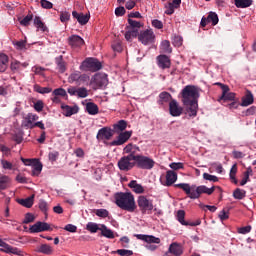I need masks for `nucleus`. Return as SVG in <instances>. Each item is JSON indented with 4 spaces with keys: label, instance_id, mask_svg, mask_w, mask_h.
Segmentation results:
<instances>
[{
    "label": "nucleus",
    "instance_id": "nucleus-1",
    "mask_svg": "<svg viewBox=\"0 0 256 256\" xmlns=\"http://www.w3.org/2000/svg\"><path fill=\"white\" fill-rule=\"evenodd\" d=\"M182 103L186 107L189 117H197V109L199 107V88L193 85H187L181 91Z\"/></svg>",
    "mask_w": 256,
    "mask_h": 256
},
{
    "label": "nucleus",
    "instance_id": "nucleus-2",
    "mask_svg": "<svg viewBox=\"0 0 256 256\" xmlns=\"http://www.w3.org/2000/svg\"><path fill=\"white\" fill-rule=\"evenodd\" d=\"M175 187H179V189H182L184 193L189 197V199H199L201 195H213L215 192V187L212 186L211 188H208L205 185H189L188 183H180L176 184Z\"/></svg>",
    "mask_w": 256,
    "mask_h": 256
},
{
    "label": "nucleus",
    "instance_id": "nucleus-3",
    "mask_svg": "<svg viewBox=\"0 0 256 256\" xmlns=\"http://www.w3.org/2000/svg\"><path fill=\"white\" fill-rule=\"evenodd\" d=\"M114 199L117 207L123 211L133 213L137 209L135 204V196L131 192H117L114 194Z\"/></svg>",
    "mask_w": 256,
    "mask_h": 256
},
{
    "label": "nucleus",
    "instance_id": "nucleus-4",
    "mask_svg": "<svg viewBox=\"0 0 256 256\" xmlns=\"http://www.w3.org/2000/svg\"><path fill=\"white\" fill-rule=\"evenodd\" d=\"M101 62L95 58H88L82 62L80 65V71H91L95 73L96 71H101Z\"/></svg>",
    "mask_w": 256,
    "mask_h": 256
},
{
    "label": "nucleus",
    "instance_id": "nucleus-5",
    "mask_svg": "<svg viewBox=\"0 0 256 256\" xmlns=\"http://www.w3.org/2000/svg\"><path fill=\"white\" fill-rule=\"evenodd\" d=\"M135 163L138 169H146L149 171L155 167V160L149 156L135 155Z\"/></svg>",
    "mask_w": 256,
    "mask_h": 256
},
{
    "label": "nucleus",
    "instance_id": "nucleus-6",
    "mask_svg": "<svg viewBox=\"0 0 256 256\" xmlns=\"http://www.w3.org/2000/svg\"><path fill=\"white\" fill-rule=\"evenodd\" d=\"M135 165V155L133 154L124 156L118 161V169L120 171H131Z\"/></svg>",
    "mask_w": 256,
    "mask_h": 256
},
{
    "label": "nucleus",
    "instance_id": "nucleus-7",
    "mask_svg": "<svg viewBox=\"0 0 256 256\" xmlns=\"http://www.w3.org/2000/svg\"><path fill=\"white\" fill-rule=\"evenodd\" d=\"M137 203L141 213L145 214L149 213V211H153V201L149 200L147 197L139 196Z\"/></svg>",
    "mask_w": 256,
    "mask_h": 256
},
{
    "label": "nucleus",
    "instance_id": "nucleus-8",
    "mask_svg": "<svg viewBox=\"0 0 256 256\" xmlns=\"http://www.w3.org/2000/svg\"><path fill=\"white\" fill-rule=\"evenodd\" d=\"M138 40L141 41L142 45H151L155 41V33L151 29L141 31Z\"/></svg>",
    "mask_w": 256,
    "mask_h": 256
},
{
    "label": "nucleus",
    "instance_id": "nucleus-9",
    "mask_svg": "<svg viewBox=\"0 0 256 256\" xmlns=\"http://www.w3.org/2000/svg\"><path fill=\"white\" fill-rule=\"evenodd\" d=\"M69 95L72 97H78L79 99H85L86 97H89V90L85 87H75L71 86L67 89Z\"/></svg>",
    "mask_w": 256,
    "mask_h": 256
},
{
    "label": "nucleus",
    "instance_id": "nucleus-10",
    "mask_svg": "<svg viewBox=\"0 0 256 256\" xmlns=\"http://www.w3.org/2000/svg\"><path fill=\"white\" fill-rule=\"evenodd\" d=\"M107 76L103 74H96L91 78L90 85H94V89H99L101 87H107Z\"/></svg>",
    "mask_w": 256,
    "mask_h": 256
},
{
    "label": "nucleus",
    "instance_id": "nucleus-11",
    "mask_svg": "<svg viewBox=\"0 0 256 256\" xmlns=\"http://www.w3.org/2000/svg\"><path fill=\"white\" fill-rule=\"evenodd\" d=\"M39 120V116L37 114L28 113L22 120V127H26V129H34L35 121Z\"/></svg>",
    "mask_w": 256,
    "mask_h": 256
},
{
    "label": "nucleus",
    "instance_id": "nucleus-12",
    "mask_svg": "<svg viewBox=\"0 0 256 256\" xmlns=\"http://www.w3.org/2000/svg\"><path fill=\"white\" fill-rule=\"evenodd\" d=\"M129 139H131V132L129 131H125L122 132L118 135L116 140H113L110 145L112 147H117L119 145H124V143H127V141H129Z\"/></svg>",
    "mask_w": 256,
    "mask_h": 256
},
{
    "label": "nucleus",
    "instance_id": "nucleus-13",
    "mask_svg": "<svg viewBox=\"0 0 256 256\" xmlns=\"http://www.w3.org/2000/svg\"><path fill=\"white\" fill-rule=\"evenodd\" d=\"M51 226L46 222H36L32 226H30V233H43V231H49Z\"/></svg>",
    "mask_w": 256,
    "mask_h": 256
},
{
    "label": "nucleus",
    "instance_id": "nucleus-14",
    "mask_svg": "<svg viewBox=\"0 0 256 256\" xmlns=\"http://www.w3.org/2000/svg\"><path fill=\"white\" fill-rule=\"evenodd\" d=\"M111 137H113V130H111V128L104 127L98 131L96 139L98 141H109Z\"/></svg>",
    "mask_w": 256,
    "mask_h": 256
},
{
    "label": "nucleus",
    "instance_id": "nucleus-15",
    "mask_svg": "<svg viewBox=\"0 0 256 256\" xmlns=\"http://www.w3.org/2000/svg\"><path fill=\"white\" fill-rule=\"evenodd\" d=\"M135 237L140 241H145V243H148V245H151V243L159 245V243H161V238L155 237L153 235L135 234Z\"/></svg>",
    "mask_w": 256,
    "mask_h": 256
},
{
    "label": "nucleus",
    "instance_id": "nucleus-16",
    "mask_svg": "<svg viewBox=\"0 0 256 256\" xmlns=\"http://www.w3.org/2000/svg\"><path fill=\"white\" fill-rule=\"evenodd\" d=\"M156 61L160 69H169L171 67V58L165 54L157 56Z\"/></svg>",
    "mask_w": 256,
    "mask_h": 256
},
{
    "label": "nucleus",
    "instance_id": "nucleus-17",
    "mask_svg": "<svg viewBox=\"0 0 256 256\" xmlns=\"http://www.w3.org/2000/svg\"><path fill=\"white\" fill-rule=\"evenodd\" d=\"M62 113L65 117H71L79 113V106H69L67 104L61 105Z\"/></svg>",
    "mask_w": 256,
    "mask_h": 256
},
{
    "label": "nucleus",
    "instance_id": "nucleus-18",
    "mask_svg": "<svg viewBox=\"0 0 256 256\" xmlns=\"http://www.w3.org/2000/svg\"><path fill=\"white\" fill-rule=\"evenodd\" d=\"M169 111L172 117H179L183 113V108L179 106L177 100H171L169 103Z\"/></svg>",
    "mask_w": 256,
    "mask_h": 256
},
{
    "label": "nucleus",
    "instance_id": "nucleus-19",
    "mask_svg": "<svg viewBox=\"0 0 256 256\" xmlns=\"http://www.w3.org/2000/svg\"><path fill=\"white\" fill-rule=\"evenodd\" d=\"M68 43L70 47L77 49V47H83L85 45V40L79 35H72L68 38Z\"/></svg>",
    "mask_w": 256,
    "mask_h": 256
},
{
    "label": "nucleus",
    "instance_id": "nucleus-20",
    "mask_svg": "<svg viewBox=\"0 0 256 256\" xmlns=\"http://www.w3.org/2000/svg\"><path fill=\"white\" fill-rule=\"evenodd\" d=\"M1 251L4 253H12V255H22L23 252L17 248H13L11 245L5 243V241L2 240V243L0 244Z\"/></svg>",
    "mask_w": 256,
    "mask_h": 256
},
{
    "label": "nucleus",
    "instance_id": "nucleus-21",
    "mask_svg": "<svg viewBox=\"0 0 256 256\" xmlns=\"http://www.w3.org/2000/svg\"><path fill=\"white\" fill-rule=\"evenodd\" d=\"M72 16L78 21L80 25H87V23H89V14H83L78 13L77 11H73Z\"/></svg>",
    "mask_w": 256,
    "mask_h": 256
},
{
    "label": "nucleus",
    "instance_id": "nucleus-22",
    "mask_svg": "<svg viewBox=\"0 0 256 256\" xmlns=\"http://www.w3.org/2000/svg\"><path fill=\"white\" fill-rule=\"evenodd\" d=\"M168 251L172 255L181 256V255H183V246H181V244H179L177 242H174V243L170 244Z\"/></svg>",
    "mask_w": 256,
    "mask_h": 256
},
{
    "label": "nucleus",
    "instance_id": "nucleus-23",
    "mask_svg": "<svg viewBox=\"0 0 256 256\" xmlns=\"http://www.w3.org/2000/svg\"><path fill=\"white\" fill-rule=\"evenodd\" d=\"M254 101L253 93L247 90L245 96L242 97L241 107H249V105H253Z\"/></svg>",
    "mask_w": 256,
    "mask_h": 256
},
{
    "label": "nucleus",
    "instance_id": "nucleus-24",
    "mask_svg": "<svg viewBox=\"0 0 256 256\" xmlns=\"http://www.w3.org/2000/svg\"><path fill=\"white\" fill-rule=\"evenodd\" d=\"M128 187H130V189L138 195H141V193H145V188H143V185L137 183V180L130 181Z\"/></svg>",
    "mask_w": 256,
    "mask_h": 256
},
{
    "label": "nucleus",
    "instance_id": "nucleus-25",
    "mask_svg": "<svg viewBox=\"0 0 256 256\" xmlns=\"http://www.w3.org/2000/svg\"><path fill=\"white\" fill-rule=\"evenodd\" d=\"M9 67V56L6 54H0V73H5Z\"/></svg>",
    "mask_w": 256,
    "mask_h": 256
},
{
    "label": "nucleus",
    "instance_id": "nucleus-26",
    "mask_svg": "<svg viewBox=\"0 0 256 256\" xmlns=\"http://www.w3.org/2000/svg\"><path fill=\"white\" fill-rule=\"evenodd\" d=\"M34 201H35V194H32L30 197H28L26 199H19L18 203H19V205H22V207L31 209V207H33Z\"/></svg>",
    "mask_w": 256,
    "mask_h": 256
},
{
    "label": "nucleus",
    "instance_id": "nucleus-27",
    "mask_svg": "<svg viewBox=\"0 0 256 256\" xmlns=\"http://www.w3.org/2000/svg\"><path fill=\"white\" fill-rule=\"evenodd\" d=\"M100 231L101 235L106 237V239H115V233H113V230L107 228L105 224L100 225Z\"/></svg>",
    "mask_w": 256,
    "mask_h": 256
},
{
    "label": "nucleus",
    "instance_id": "nucleus-28",
    "mask_svg": "<svg viewBox=\"0 0 256 256\" xmlns=\"http://www.w3.org/2000/svg\"><path fill=\"white\" fill-rule=\"evenodd\" d=\"M175 181H177V173L169 170L166 173V187H171V185H173V183H175Z\"/></svg>",
    "mask_w": 256,
    "mask_h": 256
},
{
    "label": "nucleus",
    "instance_id": "nucleus-29",
    "mask_svg": "<svg viewBox=\"0 0 256 256\" xmlns=\"http://www.w3.org/2000/svg\"><path fill=\"white\" fill-rule=\"evenodd\" d=\"M113 129L115 133H123V131L127 129V121H118L116 124L113 125Z\"/></svg>",
    "mask_w": 256,
    "mask_h": 256
},
{
    "label": "nucleus",
    "instance_id": "nucleus-30",
    "mask_svg": "<svg viewBox=\"0 0 256 256\" xmlns=\"http://www.w3.org/2000/svg\"><path fill=\"white\" fill-rule=\"evenodd\" d=\"M11 179L7 175L0 174V191H5L9 187Z\"/></svg>",
    "mask_w": 256,
    "mask_h": 256
},
{
    "label": "nucleus",
    "instance_id": "nucleus-31",
    "mask_svg": "<svg viewBox=\"0 0 256 256\" xmlns=\"http://www.w3.org/2000/svg\"><path fill=\"white\" fill-rule=\"evenodd\" d=\"M86 111L89 115H97L99 113V106L93 102L86 104Z\"/></svg>",
    "mask_w": 256,
    "mask_h": 256
},
{
    "label": "nucleus",
    "instance_id": "nucleus-32",
    "mask_svg": "<svg viewBox=\"0 0 256 256\" xmlns=\"http://www.w3.org/2000/svg\"><path fill=\"white\" fill-rule=\"evenodd\" d=\"M37 253H43L44 255H51L53 248L49 244H42L36 249Z\"/></svg>",
    "mask_w": 256,
    "mask_h": 256
},
{
    "label": "nucleus",
    "instance_id": "nucleus-33",
    "mask_svg": "<svg viewBox=\"0 0 256 256\" xmlns=\"http://www.w3.org/2000/svg\"><path fill=\"white\" fill-rule=\"evenodd\" d=\"M235 5L238 9H247L253 5V0H235Z\"/></svg>",
    "mask_w": 256,
    "mask_h": 256
},
{
    "label": "nucleus",
    "instance_id": "nucleus-34",
    "mask_svg": "<svg viewBox=\"0 0 256 256\" xmlns=\"http://www.w3.org/2000/svg\"><path fill=\"white\" fill-rule=\"evenodd\" d=\"M161 53H172L173 49H171V43L169 40H163L160 45Z\"/></svg>",
    "mask_w": 256,
    "mask_h": 256
},
{
    "label": "nucleus",
    "instance_id": "nucleus-35",
    "mask_svg": "<svg viewBox=\"0 0 256 256\" xmlns=\"http://www.w3.org/2000/svg\"><path fill=\"white\" fill-rule=\"evenodd\" d=\"M31 167H32V175H39V173L43 171V164H41V162L39 161L34 160V163H32Z\"/></svg>",
    "mask_w": 256,
    "mask_h": 256
},
{
    "label": "nucleus",
    "instance_id": "nucleus-36",
    "mask_svg": "<svg viewBox=\"0 0 256 256\" xmlns=\"http://www.w3.org/2000/svg\"><path fill=\"white\" fill-rule=\"evenodd\" d=\"M56 65L60 73H65L66 71V66H65V61H63V56H59L55 59Z\"/></svg>",
    "mask_w": 256,
    "mask_h": 256
},
{
    "label": "nucleus",
    "instance_id": "nucleus-37",
    "mask_svg": "<svg viewBox=\"0 0 256 256\" xmlns=\"http://www.w3.org/2000/svg\"><path fill=\"white\" fill-rule=\"evenodd\" d=\"M86 229L90 233H97L98 231H101V227H99V224L95 222H88L86 225Z\"/></svg>",
    "mask_w": 256,
    "mask_h": 256
},
{
    "label": "nucleus",
    "instance_id": "nucleus-38",
    "mask_svg": "<svg viewBox=\"0 0 256 256\" xmlns=\"http://www.w3.org/2000/svg\"><path fill=\"white\" fill-rule=\"evenodd\" d=\"M79 71H75L71 73L68 77V83H75L76 85H79V77H80Z\"/></svg>",
    "mask_w": 256,
    "mask_h": 256
},
{
    "label": "nucleus",
    "instance_id": "nucleus-39",
    "mask_svg": "<svg viewBox=\"0 0 256 256\" xmlns=\"http://www.w3.org/2000/svg\"><path fill=\"white\" fill-rule=\"evenodd\" d=\"M137 151H139V147L132 145V144H128L124 148V153H128V155H135V153H137Z\"/></svg>",
    "mask_w": 256,
    "mask_h": 256
},
{
    "label": "nucleus",
    "instance_id": "nucleus-40",
    "mask_svg": "<svg viewBox=\"0 0 256 256\" xmlns=\"http://www.w3.org/2000/svg\"><path fill=\"white\" fill-rule=\"evenodd\" d=\"M34 91H36V93H40L41 95H45L47 93H51L52 89L49 87H41L39 85H34Z\"/></svg>",
    "mask_w": 256,
    "mask_h": 256
},
{
    "label": "nucleus",
    "instance_id": "nucleus-41",
    "mask_svg": "<svg viewBox=\"0 0 256 256\" xmlns=\"http://www.w3.org/2000/svg\"><path fill=\"white\" fill-rule=\"evenodd\" d=\"M89 81H91V77L89 75L80 73L78 85H89Z\"/></svg>",
    "mask_w": 256,
    "mask_h": 256
},
{
    "label": "nucleus",
    "instance_id": "nucleus-42",
    "mask_svg": "<svg viewBox=\"0 0 256 256\" xmlns=\"http://www.w3.org/2000/svg\"><path fill=\"white\" fill-rule=\"evenodd\" d=\"M160 103H169L171 101V94L169 92H162L159 94Z\"/></svg>",
    "mask_w": 256,
    "mask_h": 256
},
{
    "label": "nucleus",
    "instance_id": "nucleus-43",
    "mask_svg": "<svg viewBox=\"0 0 256 256\" xmlns=\"http://www.w3.org/2000/svg\"><path fill=\"white\" fill-rule=\"evenodd\" d=\"M246 191L245 190H242V189H239L237 188L234 192H233V197L234 199H244L245 195H246Z\"/></svg>",
    "mask_w": 256,
    "mask_h": 256
},
{
    "label": "nucleus",
    "instance_id": "nucleus-44",
    "mask_svg": "<svg viewBox=\"0 0 256 256\" xmlns=\"http://www.w3.org/2000/svg\"><path fill=\"white\" fill-rule=\"evenodd\" d=\"M176 217H177V221H179V223L181 225H188L187 221H185V211L184 210H178Z\"/></svg>",
    "mask_w": 256,
    "mask_h": 256
},
{
    "label": "nucleus",
    "instance_id": "nucleus-45",
    "mask_svg": "<svg viewBox=\"0 0 256 256\" xmlns=\"http://www.w3.org/2000/svg\"><path fill=\"white\" fill-rule=\"evenodd\" d=\"M208 21L209 23H212V25H217L219 23V16H217V13L210 12L208 15Z\"/></svg>",
    "mask_w": 256,
    "mask_h": 256
},
{
    "label": "nucleus",
    "instance_id": "nucleus-46",
    "mask_svg": "<svg viewBox=\"0 0 256 256\" xmlns=\"http://www.w3.org/2000/svg\"><path fill=\"white\" fill-rule=\"evenodd\" d=\"M26 43L27 41L25 40H19V41L13 42V45L18 51H23V49H25Z\"/></svg>",
    "mask_w": 256,
    "mask_h": 256
},
{
    "label": "nucleus",
    "instance_id": "nucleus-47",
    "mask_svg": "<svg viewBox=\"0 0 256 256\" xmlns=\"http://www.w3.org/2000/svg\"><path fill=\"white\" fill-rule=\"evenodd\" d=\"M203 179H205V181H211L212 183H217V181H219V178L217 176L211 175L209 173H204Z\"/></svg>",
    "mask_w": 256,
    "mask_h": 256
},
{
    "label": "nucleus",
    "instance_id": "nucleus-48",
    "mask_svg": "<svg viewBox=\"0 0 256 256\" xmlns=\"http://www.w3.org/2000/svg\"><path fill=\"white\" fill-rule=\"evenodd\" d=\"M52 95L56 97H66L67 91H65L63 88H57L53 91Z\"/></svg>",
    "mask_w": 256,
    "mask_h": 256
},
{
    "label": "nucleus",
    "instance_id": "nucleus-49",
    "mask_svg": "<svg viewBox=\"0 0 256 256\" xmlns=\"http://www.w3.org/2000/svg\"><path fill=\"white\" fill-rule=\"evenodd\" d=\"M31 21H33V15L28 14L26 17H24L20 21V25H23V27H27V25H29V23H31Z\"/></svg>",
    "mask_w": 256,
    "mask_h": 256
},
{
    "label": "nucleus",
    "instance_id": "nucleus-50",
    "mask_svg": "<svg viewBox=\"0 0 256 256\" xmlns=\"http://www.w3.org/2000/svg\"><path fill=\"white\" fill-rule=\"evenodd\" d=\"M137 34H138L137 30L127 31V32L125 33V39H126V41H131V39L137 37Z\"/></svg>",
    "mask_w": 256,
    "mask_h": 256
},
{
    "label": "nucleus",
    "instance_id": "nucleus-51",
    "mask_svg": "<svg viewBox=\"0 0 256 256\" xmlns=\"http://www.w3.org/2000/svg\"><path fill=\"white\" fill-rule=\"evenodd\" d=\"M97 217H102L103 219L109 217V211L107 209L96 210Z\"/></svg>",
    "mask_w": 256,
    "mask_h": 256
},
{
    "label": "nucleus",
    "instance_id": "nucleus-52",
    "mask_svg": "<svg viewBox=\"0 0 256 256\" xmlns=\"http://www.w3.org/2000/svg\"><path fill=\"white\" fill-rule=\"evenodd\" d=\"M117 255L120 256H131L133 255V250H127V249H118L116 250Z\"/></svg>",
    "mask_w": 256,
    "mask_h": 256
},
{
    "label": "nucleus",
    "instance_id": "nucleus-53",
    "mask_svg": "<svg viewBox=\"0 0 256 256\" xmlns=\"http://www.w3.org/2000/svg\"><path fill=\"white\" fill-rule=\"evenodd\" d=\"M33 221H35V216L32 213H27L25 215V218L23 220V223L25 225L29 224V223H33Z\"/></svg>",
    "mask_w": 256,
    "mask_h": 256
},
{
    "label": "nucleus",
    "instance_id": "nucleus-54",
    "mask_svg": "<svg viewBox=\"0 0 256 256\" xmlns=\"http://www.w3.org/2000/svg\"><path fill=\"white\" fill-rule=\"evenodd\" d=\"M220 99H223V101H234L235 100V93L228 92L225 94V96H221Z\"/></svg>",
    "mask_w": 256,
    "mask_h": 256
},
{
    "label": "nucleus",
    "instance_id": "nucleus-55",
    "mask_svg": "<svg viewBox=\"0 0 256 256\" xmlns=\"http://www.w3.org/2000/svg\"><path fill=\"white\" fill-rule=\"evenodd\" d=\"M238 233H240V235H247V233H251V225L238 228Z\"/></svg>",
    "mask_w": 256,
    "mask_h": 256
},
{
    "label": "nucleus",
    "instance_id": "nucleus-56",
    "mask_svg": "<svg viewBox=\"0 0 256 256\" xmlns=\"http://www.w3.org/2000/svg\"><path fill=\"white\" fill-rule=\"evenodd\" d=\"M128 23L130 27H133L134 29H139L141 27V22L133 20L131 18L128 19Z\"/></svg>",
    "mask_w": 256,
    "mask_h": 256
},
{
    "label": "nucleus",
    "instance_id": "nucleus-57",
    "mask_svg": "<svg viewBox=\"0 0 256 256\" xmlns=\"http://www.w3.org/2000/svg\"><path fill=\"white\" fill-rule=\"evenodd\" d=\"M169 167L173 169L174 171H177L179 169H183V163L181 162H172Z\"/></svg>",
    "mask_w": 256,
    "mask_h": 256
},
{
    "label": "nucleus",
    "instance_id": "nucleus-58",
    "mask_svg": "<svg viewBox=\"0 0 256 256\" xmlns=\"http://www.w3.org/2000/svg\"><path fill=\"white\" fill-rule=\"evenodd\" d=\"M43 101L38 100L36 103H34V109L35 111H37L38 113H41V111H43Z\"/></svg>",
    "mask_w": 256,
    "mask_h": 256
},
{
    "label": "nucleus",
    "instance_id": "nucleus-59",
    "mask_svg": "<svg viewBox=\"0 0 256 256\" xmlns=\"http://www.w3.org/2000/svg\"><path fill=\"white\" fill-rule=\"evenodd\" d=\"M41 7H43V9H53V3H51L50 1L47 0H41Z\"/></svg>",
    "mask_w": 256,
    "mask_h": 256
},
{
    "label": "nucleus",
    "instance_id": "nucleus-60",
    "mask_svg": "<svg viewBox=\"0 0 256 256\" xmlns=\"http://www.w3.org/2000/svg\"><path fill=\"white\" fill-rule=\"evenodd\" d=\"M115 15L116 17H123L125 15V7L120 6L115 9Z\"/></svg>",
    "mask_w": 256,
    "mask_h": 256
},
{
    "label": "nucleus",
    "instance_id": "nucleus-61",
    "mask_svg": "<svg viewBox=\"0 0 256 256\" xmlns=\"http://www.w3.org/2000/svg\"><path fill=\"white\" fill-rule=\"evenodd\" d=\"M48 157H49V161L55 162L59 158V152L57 151L50 152Z\"/></svg>",
    "mask_w": 256,
    "mask_h": 256
},
{
    "label": "nucleus",
    "instance_id": "nucleus-62",
    "mask_svg": "<svg viewBox=\"0 0 256 256\" xmlns=\"http://www.w3.org/2000/svg\"><path fill=\"white\" fill-rule=\"evenodd\" d=\"M19 67H21V62H19L17 60L11 62V64H10L11 71H18Z\"/></svg>",
    "mask_w": 256,
    "mask_h": 256
},
{
    "label": "nucleus",
    "instance_id": "nucleus-63",
    "mask_svg": "<svg viewBox=\"0 0 256 256\" xmlns=\"http://www.w3.org/2000/svg\"><path fill=\"white\" fill-rule=\"evenodd\" d=\"M1 165L3 167V169H13V164L7 160H1Z\"/></svg>",
    "mask_w": 256,
    "mask_h": 256
},
{
    "label": "nucleus",
    "instance_id": "nucleus-64",
    "mask_svg": "<svg viewBox=\"0 0 256 256\" xmlns=\"http://www.w3.org/2000/svg\"><path fill=\"white\" fill-rule=\"evenodd\" d=\"M152 25L155 27V29H163V22H161V20H152Z\"/></svg>",
    "mask_w": 256,
    "mask_h": 256
}]
</instances>
